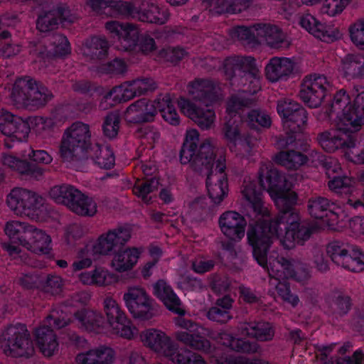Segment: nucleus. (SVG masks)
Instances as JSON below:
<instances>
[{"label":"nucleus","instance_id":"f257e3e1","mask_svg":"<svg viewBox=\"0 0 364 364\" xmlns=\"http://www.w3.org/2000/svg\"><path fill=\"white\" fill-rule=\"evenodd\" d=\"M295 206L278 212L274 218L264 220L254 225L250 240L256 247L255 254L259 260L264 262L268 247L284 230L285 235L280 242L287 250L293 249L296 245H304L315 232L314 227L301 223L299 211Z\"/></svg>","mask_w":364,"mask_h":364},{"label":"nucleus","instance_id":"f03ea898","mask_svg":"<svg viewBox=\"0 0 364 364\" xmlns=\"http://www.w3.org/2000/svg\"><path fill=\"white\" fill-rule=\"evenodd\" d=\"M259 186L255 181H244L241 192L246 199L247 205L255 213L262 217L269 215L268 209L264 207L262 199V191L266 190L272 196H275V205L280 212L296 205L298 196L290 191L287 180L281 172L272 165H263L258 173Z\"/></svg>","mask_w":364,"mask_h":364},{"label":"nucleus","instance_id":"7ed1b4c3","mask_svg":"<svg viewBox=\"0 0 364 364\" xmlns=\"http://www.w3.org/2000/svg\"><path fill=\"white\" fill-rule=\"evenodd\" d=\"M199 134L196 129L187 132L186 136L180 150V161L182 164H190L193 171L200 175L212 176L215 173L213 166L216 157V149L205 139L197 149Z\"/></svg>","mask_w":364,"mask_h":364},{"label":"nucleus","instance_id":"20e7f679","mask_svg":"<svg viewBox=\"0 0 364 364\" xmlns=\"http://www.w3.org/2000/svg\"><path fill=\"white\" fill-rule=\"evenodd\" d=\"M361 100V97H358L354 109L345 112L344 117L338 123L337 131H325L317 135V141L325 151L334 152L339 149L346 150L351 131L357 132L364 124V107Z\"/></svg>","mask_w":364,"mask_h":364},{"label":"nucleus","instance_id":"39448f33","mask_svg":"<svg viewBox=\"0 0 364 364\" xmlns=\"http://www.w3.org/2000/svg\"><path fill=\"white\" fill-rule=\"evenodd\" d=\"M91 148L89 125L77 122L65 129L60 142V155L64 161L80 162L89 158Z\"/></svg>","mask_w":364,"mask_h":364},{"label":"nucleus","instance_id":"423d86ee","mask_svg":"<svg viewBox=\"0 0 364 364\" xmlns=\"http://www.w3.org/2000/svg\"><path fill=\"white\" fill-rule=\"evenodd\" d=\"M54 95L41 82L29 76L18 78L13 86V100L28 109H38L46 106Z\"/></svg>","mask_w":364,"mask_h":364},{"label":"nucleus","instance_id":"0eeeda50","mask_svg":"<svg viewBox=\"0 0 364 364\" xmlns=\"http://www.w3.org/2000/svg\"><path fill=\"white\" fill-rule=\"evenodd\" d=\"M0 347L4 353L14 358H26L34 353L33 343L25 324L10 323L0 334Z\"/></svg>","mask_w":364,"mask_h":364},{"label":"nucleus","instance_id":"6e6552de","mask_svg":"<svg viewBox=\"0 0 364 364\" xmlns=\"http://www.w3.org/2000/svg\"><path fill=\"white\" fill-rule=\"evenodd\" d=\"M326 253L337 266L354 272L364 270V255L358 247L348 242L333 240L327 245Z\"/></svg>","mask_w":364,"mask_h":364},{"label":"nucleus","instance_id":"1a4fd4ad","mask_svg":"<svg viewBox=\"0 0 364 364\" xmlns=\"http://www.w3.org/2000/svg\"><path fill=\"white\" fill-rule=\"evenodd\" d=\"M123 300L127 309L136 319L149 321L157 314L154 301L144 289L129 288L124 294Z\"/></svg>","mask_w":364,"mask_h":364},{"label":"nucleus","instance_id":"9d476101","mask_svg":"<svg viewBox=\"0 0 364 364\" xmlns=\"http://www.w3.org/2000/svg\"><path fill=\"white\" fill-rule=\"evenodd\" d=\"M8 206L16 215H34L44 204V199L31 191L16 188L8 195Z\"/></svg>","mask_w":364,"mask_h":364},{"label":"nucleus","instance_id":"9b49d317","mask_svg":"<svg viewBox=\"0 0 364 364\" xmlns=\"http://www.w3.org/2000/svg\"><path fill=\"white\" fill-rule=\"evenodd\" d=\"M277 112L283 120L284 131L301 133L307 125L308 113L299 103L294 101H279Z\"/></svg>","mask_w":364,"mask_h":364},{"label":"nucleus","instance_id":"f8f14e48","mask_svg":"<svg viewBox=\"0 0 364 364\" xmlns=\"http://www.w3.org/2000/svg\"><path fill=\"white\" fill-rule=\"evenodd\" d=\"M105 28L113 37H117L116 48L118 50L129 53L136 51L140 32L135 24L109 21L106 23Z\"/></svg>","mask_w":364,"mask_h":364},{"label":"nucleus","instance_id":"ddd939ff","mask_svg":"<svg viewBox=\"0 0 364 364\" xmlns=\"http://www.w3.org/2000/svg\"><path fill=\"white\" fill-rule=\"evenodd\" d=\"M327 86L324 76L306 77L301 85L300 99L309 107L317 108L326 96Z\"/></svg>","mask_w":364,"mask_h":364},{"label":"nucleus","instance_id":"4468645a","mask_svg":"<svg viewBox=\"0 0 364 364\" xmlns=\"http://www.w3.org/2000/svg\"><path fill=\"white\" fill-rule=\"evenodd\" d=\"M225 159L220 156L216 162L215 173L206 178V186L208 196L214 205H220L228 193L227 175L225 173L226 166Z\"/></svg>","mask_w":364,"mask_h":364},{"label":"nucleus","instance_id":"2eb2a0df","mask_svg":"<svg viewBox=\"0 0 364 364\" xmlns=\"http://www.w3.org/2000/svg\"><path fill=\"white\" fill-rule=\"evenodd\" d=\"M225 69L232 78L236 80L240 77L243 85H246L247 81L252 82L259 75L255 60L252 57H235L228 60Z\"/></svg>","mask_w":364,"mask_h":364},{"label":"nucleus","instance_id":"dca6fc26","mask_svg":"<svg viewBox=\"0 0 364 364\" xmlns=\"http://www.w3.org/2000/svg\"><path fill=\"white\" fill-rule=\"evenodd\" d=\"M188 92L192 99L207 107L219 98L220 87L218 83L208 78H196L188 85Z\"/></svg>","mask_w":364,"mask_h":364},{"label":"nucleus","instance_id":"f3484780","mask_svg":"<svg viewBox=\"0 0 364 364\" xmlns=\"http://www.w3.org/2000/svg\"><path fill=\"white\" fill-rule=\"evenodd\" d=\"M104 304L107 323L112 328L113 332L121 337L130 339L133 336L131 321L120 309L117 303L112 299H106Z\"/></svg>","mask_w":364,"mask_h":364},{"label":"nucleus","instance_id":"a211bd4d","mask_svg":"<svg viewBox=\"0 0 364 364\" xmlns=\"http://www.w3.org/2000/svg\"><path fill=\"white\" fill-rule=\"evenodd\" d=\"M130 237L129 228H118L109 230L106 235L100 237L98 242L94 246V252L100 255L115 254L124 248Z\"/></svg>","mask_w":364,"mask_h":364},{"label":"nucleus","instance_id":"6ab92c4d","mask_svg":"<svg viewBox=\"0 0 364 364\" xmlns=\"http://www.w3.org/2000/svg\"><path fill=\"white\" fill-rule=\"evenodd\" d=\"M157 114L154 103L141 98L131 104L124 114V120L130 124H143L152 122Z\"/></svg>","mask_w":364,"mask_h":364},{"label":"nucleus","instance_id":"aec40b11","mask_svg":"<svg viewBox=\"0 0 364 364\" xmlns=\"http://www.w3.org/2000/svg\"><path fill=\"white\" fill-rule=\"evenodd\" d=\"M221 231L229 239L240 240L245 236L247 221L245 218L235 211H227L219 219Z\"/></svg>","mask_w":364,"mask_h":364},{"label":"nucleus","instance_id":"412c9836","mask_svg":"<svg viewBox=\"0 0 364 364\" xmlns=\"http://www.w3.org/2000/svg\"><path fill=\"white\" fill-rule=\"evenodd\" d=\"M4 165L18 172L26 179L40 180L43 178L45 169L43 167L28 162L27 159H20L16 156L4 154L2 155Z\"/></svg>","mask_w":364,"mask_h":364},{"label":"nucleus","instance_id":"4be33fe9","mask_svg":"<svg viewBox=\"0 0 364 364\" xmlns=\"http://www.w3.org/2000/svg\"><path fill=\"white\" fill-rule=\"evenodd\" d=\"M181 110L202 129H208L213 124L215 112L210 109H203L188 100L178 102Z\"/></svg>","mask_w":364,"mask_h":364},{"label":"nucleus","instance_id":"5701e85b","mask_svg":"<svg viewBox=\"0 0 364 364\" xmlns=\"http://www.w3.org/2000/svg\"><path fill=\"white\" fill-rule=\"evenodd\" d=\"M140 338L146 346L164 356L170 353V350H172L171 348L174 345L164 332L155 328L141 332Z\"/></svg>","mask_w":364,"mask_h":364},{"label":"nucleus","instance_id":"b1692460","mask_svg":"<svg viewBox=\"0 0 364 364\" xmlns=\"http://www.w3.org/2000/svg\"><path fill=\"white\" fill-rule=\"evenodd\" d=\"M135 18L150 23L164 24L169 18L167 9L161 10L154 3L144 0H137Z\"/></svg>","mask_w":364,"mask_h":364},{"label":"nucleus","instance_id":"393cba45","mask_svg":"<svg viewBox=\"0 0 364 364\" xmlns=\"http://www.w3.org/2000/svg\"><path fill=\"white\" fill-rule=\"evenodd\" d=\"M238 331L242 336L256 338L260 341H271L274 336L272 325L263 321H249L240 322Z\"/></svg>","mask_w":364,"mask_h":364},{"label":"nucleus","instance_id":"a878e982","mask_svg":"<svg viewBox=\"0 0 364 364\" xmlns=\"http://www.w3.org/2000/svg\"><path fill=\"white\" fill-rule=\"evenodd\" d=\"M254 229V225L250 224L247 231V240L250 245L252 248L253 257L257 263L268 272L269 277L274 278L276 281H279L281 278H282V270L283 269V262L280 261V257H273L270 256L269 259L267 258V253L271 246L268 247L265 252L263 259L264 262L259 260V257H257V255L255 254L256 247L255 246L253 242L250 240V232H252Z\"/></svg>","mask_w":364,"mask_h":364},{"label":"nucleus","instance_id":"bb28decb","mask_svg":"<svg viewBox=\"0 0 364 364\" xmlns=\"http://www.w3.org/2000/svg\"><path fill=\"white\" fill-rule=\"evenodd\" d=\"M115 353L112 348L100 346L76 356L77 364H109L114 360Z\"/></svg>","mask_w":364,"mask_h":364},{"label":"nucleus","instance_id":"cd10ccee","mask_svg":"<svg viewBox=\"0 0 364 364\" xmlns=\"http://www.w3.org/2000/svg\"><path fill=\"white\" fill-rule=\"evenodd\" d=\"M79 191H80L78 189L75 188L73 186L63 184L60 186H55L50 188L49 195L57 203L66 205L70 210L76 214H84L87 213V211H84L85 209L72 203V200L75 198L76 192Z\"/></svg>","mask_w":364,"mask_h":364},{"label":"nucleus","instance_id":"c85d7f7f","mask_svg":"<svg viewBox=\"0 0 364 364\" xmlns=\"http://www.w3.org/2000/svg\"><path fill=\"white\" fill-rule=\"evenodd\" d=\"M257 35L259 43L264 41L271 48H279L289 46L285 41L284 33L276 26L258 23Z\"/></svg>","mask_w":364,"mask_h":364},{"label":"nucleus","instance_id":"c756f323","mask_svg":"<svg viewBox=\"0 0 364 364\" xmlns=\"http://www.w3.org/2000/svg\"><path fill=\"white\" fill-rule=\"evenodd\" d=\"M294 69L293 62L286 58H273L265 68L267 78L271 82H277L291 73Z\"/></svg>","mask_w":364,"mask_h":364},{"label":"nucleus","instance_id":"7c9ffc66","mask_svg":"<svg viewBox=\"0 0 364 364\" xmlns=\"http://www.w3.org/2000/svg\"><path fill=\"white\" fill-rule=\"evenodd\" d=\"M35 337L37 344L45 356L50 357L58 349V343L53 330L48 326L36 328Z\"/></svg>","mask_w":364,"mask_h":364},{"label":"nucleus","instance_id":"2f4dec72","mask_svg":"<svg viewBox=\"0 0 364 364\" xmlns=\"http://www.w3.org/2000/svg\"><path fill=\"white\" fill-rule=\"evenodd\" d=\"M78 325L89 331H95L103 327L105 321L102 315L95 311L82 309L74 314Z\"/></svg>","mask_w":364,"mask_h":364},{"label":"nucleus","instance_id":"473e14b6","mask_svg":"<svg viewBox=\"0 0 364 364\" xmlns=\"http://www.w3.org/2000/svg\"><path fill=\"white\" fill-rule=\"evenodd\" d=\"M139 255L136 248H123L114 254L112 267L119 272L130 270L137 262Z\"/></svg>","mask_w":364,"mask_h":364},{"label":"nucleus","instance_id":"72a5a7b5","mask_svg":"<svg viewBox=\"0 0 364 364\" xmlns=\"http://www.w3.org/2000/svg\"><path fill=\"white\" fill-rule=\"evenodd\" d=\"M30 125L27 120L13 114L9 124L4 127V134L11 138L12 141H22L30 133Z\"/></svg>","mask_w":364,"mask_h":364},{"label":"nucleus","instance_id":"f704fd0d","mask_svg":"<svg viewBox=\"0 0 364 364\" xmlns=\"http://www.w3.org/2000/svg\"><path fill=\"white\" fill-rule=\"evenodd\" d=\"M326 301L331 313L336 317L347 314L352 306L350 296L338 290H334L328 294Z\"/></svg>","mask_w":364,"mask_h":364},{"label":"nucleus","instance_id":"c9c22d12","mask_svg":"<svg viewBox=\"0 0 364 364\" xmlns=\"http://www.w3.org/2000/svg\"><path fill=\"white\" fill-rule=\"evenodd\" d=\"M108 41L102 37L93 36L85 43L84 54L92 60H101L108 55Z\"/></svg>","mask_w":364,"mask_h":364},{"label":"nucleus","instance_id":"e433bc0d","mask_svg":"<svg viewBox=\"0 0 364 364\" xmlns=\"http://www.w3.org/2000/svg\"><path fill=\"white\" fill-rule=\"evenodd\" d=\"M359 97H361L362 105H363L364 107V92H362L357 94V96L354 100L353 105L349 107H347V105L350 102V97L348 95L346 94V91L344 89H341L334 95L333 100L326 109V113L330 116L333 112H339L340 111H343L342 118H343L345 112H346L354 109L355 107V100Z\"/></svg>","mask_w":364,"mask_h":364},{"label":"nucleus","instance_id":"4c0bfd02","mask_svg":"<svg viewBox=\"0 0 364 364\" xmlns=\"http://www.w3.org/2000/svg\"><path fill=\"white\" fill-rule=\"evenodd\" d=\"M275 161L287 169H297L308 161V156L294 149H289L277 154Z\"/></svg>","mask_w":364,"mask_h":364},{"label":"nucleus","instance_id":"58836bf2","mask_svg":"<svg viewBox=\"0 0 364 364\" xmlns=\"http://www.w3.org/2000/svg\"><path fill=\"white\" fill-rule=\"evenodd\" d=\"M91 149L89 157L92 158L100 168L109 169L114 166V156L109 147H102L98 144H95Z\"/></svg>","mask_w":364,"mask_h":364},{"label":"nucleus","instance_id":"ea45409f","mask_svg":"<svg viewBox=\"0 0 364 364\" xmlns=\"http://www.w3.org/2000/svg\"><path fill=\"white\" fill-rule=\"evenodd\" d=\"M333 203L325 197L314 196L307 202V210L310 215L316 219H322L331 213V207Z\"/></svg>","mask_w":364,"mask_h":364},{"label":"nucleus","instance_id":"a19ab883","mask_svg":"<svg viewBox=\"0 0 364 364\" xmlns=\"http://www.w3.org/2000/svg\"><path fill=\"white\" fill-rule=\"evenodd\" d=\"M176 338L194 350L208 352L210 348V341L198 334H191L186 331L177 332Z\"/></svg>","mask_w":364,"mask_h":364},{"label":"nucleus","instance_id":"79ce46f5","mask_svg":"<svg viewBox=\"0 0 364 364\" xmlns=\"http://www.w3.org/2000/svg\"><path fill=\"white\" fill-rule=\"evenodd\" d=\"M50 55L55 57L65 56L70 53V43L63 34L58 33H50L48 36Z\"/></svg>","mask_w":364,"mask_h":364},{"label":"nucleus","instance_id":"37998d69","mask_svg":"<svg viewBox=\"0 0 364 364\" xmlns=\"http://www.w3.org/2000/svg\"><path fill=\"white\" fill-rule=\"evenodd\" d=\"M350 160L358 164H364V137L361 138L356 132L351 131V136L347 145Z\"/></svg>","mask_w":364,"mask_h":364},{"label":"nucleus","instance_id":"c03bdc74","mask_svg":"<svg viewBox=\"0 0 364 364\" xmlns=\"http://www.w3.org/2000/svg\"><path fill=\"white\" fill-rule=\"evenodd\" d=\"M258 24L252 26H239L235 28L233 36L237 37L244 45L255 46L259 43L257 35Z\"/></svg>","mask_w":364,"mask_h":364},{"label":"nucleus","instance_id":"a18cd8bd","mask_svg":"<svg viewBox=\"0 0 364 364\" xmlns=\"http://www.w3.org/2000/svg\"><path fill=\"white\" fill-rule=\"evenodd\" d=\"M343 70L346 76L360 77L363 55L360 54H348L342 60Z\"/></svg>","mask_w":364,"mask_h":364},{"label":"nucleus","instance_id":"49530a36","mask_svg":"<svg viewBox=\"0 0 364 364\" xmlns=\"http://www.w3.org/2000/svg\"><path fill=\"white\" fill-rule=\"evenodd\" d=\"M159 186V180L154 177L146 179L144 181H139L133 188V193L138 197L141 198L142 200L148 203L151 200V197L148 195L157 190Z\"/></svg>","mask_w":364,"mask_h":364},{"label":"nucleus","instance_id":"de8ad7c7","mask_svg":"<svg viewBox=\"0 0 364 364\" xmlns=\"http://www.w3.org/2000/svg\"><path fill=\"white\" fill-rule=\"evenodd\" d=\"M33 240L31 242L28 248V250L36 254H47L50 250V243L51 239L45 232L40 229H36L33 235Z\"/></svg>","mask_w":364,"mask_h":364},{"label":"nucleus","instance_id":"09e8293b","mask_svg":"<svg viewBox=\"0 0 364 364\" xmlns=\"http://www.w3.org/2000/svg\"><path fill=\"white\" fill-rule=\"evenodd\" d=\"M42 282V273L38 271L21 273L17 278V284L26 290L40 289Z\"/></svg>","mask_w":364,"mask_h":364},{"label":"nucleus","instance_id":"8fccbe9b","mask_svg":"<svg viewBox=\"0 0 364 364\" xmlns=\"http://www.w3.org/2000/svg\"><path fill=\"white\" fill-rule=\"evenodd\" d=\"M136 4L137 1L135 3L123 1L113 2L111 1L109 6L112 9L107 16L114 17H117L119 16H127L135 18V14H136Z\"/></svg>","mask_w":364,"mask_h":364},{"label":"nucleus","instance_id":"3c124183","mask_svg":"<svg viewBox=\"0 0 364 364\" xmlns=\"http://www.w3.org/2000/svg\"><path fill=\"white\" fill-rule=\"evenodd\" d=\"M225 120L222 129L223 136L228 141L235 143L240 135L239 127L241 121L240 117L235 114L233 117H230L229 119L225 117Z\"/></svg>","mask_w":364,"mask_h":364},{"label":"nucleus","instance_id":"603ef678","mask_svg":"<svg viewBox=\"0 0 364 364\" xmlns=\"http://www.w3.org/2000/svg\"><path fill=\"white\" fill-rule=\"evenodd\" d=\"M28 225V223L19 221L7 222L4 231L12 243L21 245L23 235Z\"/></svg>","mask_w":364,"mask_h":364},{"label":"nucleus","instance_id":"864d4df0","mask_svg":"<svg viewBox=\"0 0 364 364\" xmlns=\"http://www.w3.org/2000/svg\"><path fill=\"white\" fill-rule=\"evenodd\" d=\"M353 180L349 177L338 176L328 181V187L341 196H350L355 189L353 186Z\"/></svg>","mask_w":364,"mask_h":364},{"label":"nucleus","instance_id":"5fc2aeb1","mask_svg":"<svg viewBox=\"0 0 364 364\" xmlns=\"http://www.w3.org/2000/svg\"><path fill=\"white\" fill-rule=\"evenodd\" d=\"M120 117L117 112H111L105 117L102 124L104 134L109 138L116 137L119 129Z\"/></svg>","mask_w":364,"mask_h":364},{"label":"nucleus","instance_id":"6e6d98bb","mask_svg":"<svg viewBox=\"0 0 364 364\" xmlns=\"http://www.w3.org/2000/svg\"><path fill=\"white\" fill-rule=\"evenodd\" d=\"M58 18L51 10L40 14L36 21V28L41 32H48L58 27Z\"/></svg>","mask_w":364,"mask_h":364},{"label":"nucleus","instance_id":"4d7b16f0","mask_svg":"<svg viewBox=\"0 0 364 364\" xmlns=\"http://www.w3.org/2000/svg\"><path fill=\"white\" fill-rule=\"evenodd\" d=\"M73 205H78L80 208L87 211L84 214H78L82 216H93L97 213V204L91 198L83 194L80 191L76 192L75 198L72 200Z\"/></svg>","mask_w":364,"mask_h":364},{"label":"nucleus","instance_id":"13d9d810","mask_svg":"<svg viewBox=\"0 0 364 364\" xmlns=\"http://www.w3.org/2000/svg\"><path fill=\"white\" fill-rule=\"evenodd\" d=\"M230 346L235 351L248 354L258 353L260 349L257 342L242 338H232Z\"/></svg>","mask_w":364,"mask_h":364},{"label":"nucleus","instance_id":"bf43d9fd","mask_svg":"<svg viewBox=\"0 0 364 364\" xmlns=\"http://www.w3.org/2000/svg\"><path fill=\"white\" fill-rule=\"evenodd\" d=\"M42 277L43 284L40 289L51 294H58L61 291L63 281L60 277L42 274Z\"/></svg>","mask_w":364,"mask_h":364},{"label":"nucleus","instance_id":"052dcab7","mask_svg":"<svg viewBox=\"0 0 364 364\" xmlns=\"http://www.w3.org/2000/svg\"><path fill=\"white\" fill-rule=\"evenodd\" d=\"M247 92L243 90L242 93H238L230 97L227 108L230 113L236 112L243 107H250L254 104V99L245 96V93Z\"/></svg>","mask_w":364,"mask_h":364},{"label":"nucleus","instance_id":"680f3d73","mask_svg":"<svg viewBox=\"0 0 364 364\" xmlns=\"http://www.w3.org/2000/svg\"><path fill=\"white\" fill-rule=\"evenodd\" d=\"M247 123L252 129L256 128V123L261 127L267 128L271 126V118L264 112L252 109L247 114Z\"/></svg>","mask_w":364,"mask_h":364},{"label":"nucleus","instance_id":"e2e57ef3","mask_svg":"<svg viewBox=\"0 0 364 364\" xmlns=\"http://www.w3.org/2000/svg\"><path fill=\"white\" fill-rule=\"evenodd\" d=\"M349 32L353 43L364 50V19H360L350 26Z\"/></svg>","mask_w":364,"mask_h":364},{"label":"nucleus","instance_id":"0e129e2a","mask_svg":"<svg viewBox=\"0 0 364 364\" xmlns=\"http://www.w3.org/2000/svg\"><path fill=\"white\" fill-rule=\"evenodd\" d=\"M276 289L279 296L284 301L296 306L299 303V297L297 295L291 292L289 284L286 282L277 281Z\"/></svg>","mask_w":364,"mask_h":364},{"label":"nucleus","instance_id":"69168bd1","mask_svg":"<svg viewBox=\"0 0 364 364\" xmlns=\"http://www.w3.org/2000/svg\"><path fill=\"white\" fill-rule=\"evenodd\" d=\"M164 298L161 301L169 311L179 316L185 314V310L181 307L182 302L174 291L168 293Z\"/></svg>","mask_w":364,"mask_h":364},{"label":"nucleus","instance_id":"338daca9","mask_svg":"<svg viewBox=\"0 0 364 364\" xmlns=\"http://www.w3.org/2000/svg\"><path fill=\"white\" fill-rule=\"evenodd\" d=\"M203 4L212 13L217 14H230V0H203Z\"/></svg>","mask_w":364,"mask_h":364},{"label":"nucleus","instance_id":"774afa93","mask_svg":"<svg viewBox=\"0 0 364 364\" xmlns=\"http://www.w3.org/2000/svg\"><path fill=\"white\" fill-rule=\"evenodd\" d=\"M137 42V48L133 53L141 52L147 55L156 49L155 41L149 34H140Z\"/></svg>","mask_w":364,"mask_h":364}]
</instances>
